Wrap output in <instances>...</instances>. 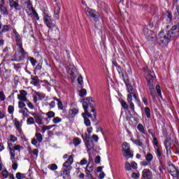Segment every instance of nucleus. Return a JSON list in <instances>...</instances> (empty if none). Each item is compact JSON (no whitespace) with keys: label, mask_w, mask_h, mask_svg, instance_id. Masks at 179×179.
<instances>
[{"label":"nucleus","mask_w":179,"mask_h":179,"mask_svg":"<svg viewBox=\"0 0 179 179\" xmlns=\"http://www.w3.org/2000/svg\"><path fill=\"white\" fill-rule=\"evenodd\" d=\"M83 108L85 110V114L88 115V118H91L92 121L94 122L97 120V113L96 112V108L93 104L90 102H83Z\"/></svg>","instance_id":"nucleus-1"},{"label":"nucleus","mask_w":179,"mask_h":179,"mask_svg":"<svg viewBox=\"0 0 179 179\" xmlns=\"http://www.w3.org/2000/svg\"><path fill=\"white\" fill-rule=\"evenodd\" d=\"M173 38L169 34L168 31H160L156 37L157 43L162 47H166L169 45V43L171 41Z\"/></svg>","instance_id":"nucleus-2"},{"label":"nucleus","mask_w":179,"mask_h":179,"mask_svg":"<svg viewBox=\"0 0 179 179\" xmlns=\"http://www.w3.org/2000/svg\"><path fill=\"white\" fill-rule=\"evenodd\" d=\"M27 57V52L24 50L23 46H18L17 52L14 54L15 61L17 62H22V61H24V59H26Z\"/></svg>","instance_id":"nucleus-3"},{"label":"nucleus","mask_w":179,"mask_h":179,"mask_svg":"<svg viewBox=\"0 0 179 179\" xmlns=\"http://www.w3.org/2000/svg\"><path fill=\"white\" fill-rule=\"evenodd\" d=\"M43 22L51 31H52L54 27L58 29V27H57L55 20H52V17L48 15V13H44Z\"/></svg>","instance_id":"nucleus-4"},{"label":"nucleus","mask_w":179,"mask_h":179,"mask_svg":"<svg viewBox=\"0 0 179 179\" xmlns=\"http://www.w3.org/2000/svg\"><path fill=\"white\" fill-rule=\"evenodd\" d=\"M122 152L124 157H134V152H131V145L127 142H124L122 145Z\"/></svg>","instance_id":"nucleus-5"},{"label":"nucleus","mask_w":179,"mask_h":179,"mask_svg":"<svg viewBox=\"0 0 179 179\" xmlns=\"http://www.w3.org/2000/svg\"><path fill=\"white\" fill-rule=\"evenodd\" d=\"M85 13L87 16H91V17H93L95 22H97V20H99V17H100L99 12L92 8H85Z\"/></svg>","instance_id":"nucleus-6"},{"label":"nucleus","mask_w":179,"mask_h":179,"mask_svg":"<svg viewBox=\"0 0 179 179\" xmlns=\"http://www.w3.org/2000/svg\"><path fill=\"white\" fill-rule=\"evenodd\" d=\"M85 146L87 150H92L94 149V143L92 138H90V135L85 134Z\"/></svg>","instance_id":"nucleus-7"},{"label":"nucleus","mask_w":179,"mask_h":179,"mask_svg":"<svg viewBox=\"0 0 179 179\" xmlns=\"http://www.w3.org/2000/svg\"><path fill=\"white\" fill-rule=\"evenodd\" d=\"M167 31L169 34V36L172 38V40H174L175 37H177L179 34V22L178 25L173 26L171 29Z\"/></svg>","instance_id":"nucleus-8"},{"label":"nucleus","mask_w":179,"mask_h":179,"mask_svg":"<svg viewBox=\"0 0 179 179\" xmlns=\"http://www.w3.org/2000/svg\"><path fill=\"white\" fill-rule=\"evenodd\" d=\"M143 179H153V173L149 169H145L142 171Z\"/></svg>","instance_id":"nucleus-9"},{"label":"nucleus","mask_w":179,"mask_h":179,"mask_svg":"<svg viewBox=\"0 0 179 179\" xmlns=\"http://www.w3.org/2000/svg\"><path fill=\"white\" fill-rule=\"evenodd\" d=\"M169 167L168 168L169 173H170L172 177H176L177 173H179V168L176 167L173 164H169Z\"/></svg>","instance_id":"nucleus-10"},{"label":"nucleus","mask_w":179,"mask_h":179,"mask_svg":"<svg viewBox=\"0 0 179 179\" xmlns=\"http://www.w3.org/2000/svg\"><path fill=\"white\" fill-rule=\"evenodd\" d=\"M169 167L168 168L169 173H170L172 177H176L177 173H179V168L176 167L173 164H169Z\"/></svg>","instance_id":"nucleus-11"},{"label":"nucleus","mask_w":179,"mask_h":179,"mask_svg":"<svg viewBox=\"0 0 179 179\" xmlns=\"http://www.w3.org/2000/svg\"><path fill=\"white\" fill-rule=\"evenodd\" d=\"M148 87L150 90V94L155 99L156 97V90H155V82L147 83Z\"/></svg>","instance_id":"nucleus-12"},{"label":"nucleus","mask_w":179,"mask_h":179,"mask_svg":"<svg viewBox=\"0 0 179 179\" xmlns=\"http://www.w3.org/2000/svg\"><path fill=\"white\" fill-rule=\"evenodd\" d=\"M13 33L15 37V42L17 45L18 47L23 46V43H22V36H20V34H19V33H17V31L15 29L13 30Z\"/></svg>","instance_id":"nucleus-13"},{"label":"nucleus","mask_w":179,"mask_h":179,"mask_svg":"<svg viewBox=\"0 0 179 179\" xmlns=\"http://www.w3.org/2000/svg\"><path fill=\"white\" fill-rule=\"evenodd\" d=\"M72 163H73V156L71 155L69 159L64 163L63 166L68 169V170H72Z\"/></svg>","instance_id":"nucleus-14"},{"label":"nucleus","mask_w":179,"mask_h":179,"mask_svg":"<svg viewBox=\"0 0 179 179\" xmlns=\"http://www.w3.org/2000/svg\"><path fill=\"white\" fill-rule=\"evenodd\" d=\"M118 73L120 75V78H121V79H122V80L124 81V83L125 85H128V83H129V76H128V74L127 73H124V71H122Z\"/></svg>","instance_id":"nucleus-15"},{"label":"nucleus","mask_w":179,"mask_h":179,"mask_svg":"<svg viewBox=\"0 0 179 179\" xmlns=\"http://www.w3.org/2000/svg\"><path fill=\"white\" fill-rule=\"evenodd\" d=\"M54 12V18L58 20L59 19V12H61V5L59 3H56Z\"/></svg>","instance_id":"nucleus-16"},{"label":"nucleus","mask_w":179,"mask_h":179,"mask_svg":"<svg viewBox=\"0 0 179 179\" xmlns=\"http://www.w3.org/2000/svg\"><path fill=\"white\" fill-rule=\"evenodd\" d=\"M31 115L34 117L35 121L38 125H43V117L39 113H31Z\"/></svg>","instance_id":"nucleus-17"},{"label":"nucleus","mask_w":179,"mask_h":179,"mask_svg":"<svg viewBox=\"0 0 179 179\" xmlns=\"http://www.w3.org/2000/svg\"><path fill=\"white\" fill-rule=\"evenodd\" d=\"M20 94L17 95L18 100H20L21 101H27V97H26L27 92L22 90L20 91Z\"/></svg>","instance_id":"nucleus-18"},{"label":"nucleus","mask_w":179,"mask_h":179,"mask_svg":"<svg viewBox=\"0 0 179 179\" xmlns=\"http://www.w3.org/2000/svg\"><path fill=\"white\" fill-rule=\"evenodd\" d=\"M82 117L84 118V124L87 127H90L92 125V122H90V120L89 119V115L86 113H82Z\"/></svg>","instance_id":"nucleus-19"},{"label":"nucleus","mask_w":179,"mask_h":179,"mask_svg":"<svg viewBox=\"0 0 179 179\" xmlns=\"http://www.w3.org/2000/svg\"><path fill=\"white\" fill-rule=\"evenodd\" d=\"M129 94L127 95V103H131L132 101V97H134V100H137L136 93L135 91L129 92Z\"/></svg>","instance_id":"nucleus-20"},{"label":"nucleus","mask_w":179,"mask_h":179,"mask_svg":"<svg viewBox=\"0 0 179 179\" xmlns=\"http://www.w3.org/2000/svg\"><path fill=\"white\" fill-rule=\"evenodd\" d=\"M155 79H156L155 72H150L147 75V83L155 82Z\"/></svg>","instance_id":"nucleus-21"},{"label":"nucleus","mask_w":179,"mask_h":179,"mask_svg":"<svg viewBox=\"0 0 179 179\" xmlns=\"http://www.w3.org/2000/svg\"><path fill=\"white\" fill-rule=\"evenodd\" d=\"M78 113H79V110H78L77 108L70 109L69 111V118L75 117V116L76 115V114H78Z\"/></svg>","instance_id":"nucleus-22"},{"label":"nucleus","mask_w":179,"mask_h":179,"mask_svg":"<svg viewBox=\"0 0 179 179\" xmlns=\"http://www.w3.org/2000/svg\"><path fill=\"white\" fill-rule=\"evenodd\" d=\"M10 8H14L15 10H22V6L19 3L14 1L10 4Z\"/></svg>","instance_id":"nucleus-23"},{"label":"nucleus","mask_w":179,"mask_h":179,"mask_svg":"<svg viewBox=\"0 0 179 179\" xmlns=\"http://www.w3.org/2000/svg\"><path fill=\"white\" fill-rule=\"evenodd\" d=\"M144 36L146 37V38L150 37L152 35H153V31L148 28H144L143 29Z\"/></svg>","instance_id":"nucleus-24"},{"label":"nucleus","mask_w":179,"mask_h":179,"mask_svg":"<svg viewBox=\"0 0 179 179\" xmlns=\"http://www.w3.org/2000/svg\"><path fill=\"white\" fill-rule=\"evenodd\" d=\"M31 79L33 80L31 83V85H34V86H38V85H40V80L38 76H33Z\"/></svg>","instance_id":"nucleus-25"},{"label":"nucleus","mask_w":179,"mask_h":179,"mask_svg":"<svg viewBox=\"0 0 179 179\" xmlns=\"http://www.w3.org/2000/svg\"><path fill=\"white\" fill-rule=\"evenodd\" d=\"M93 170H94L93 164L90 166V162H89L85 168V173H92Z\"/></svg>","instance_id":"nucleus-26"},{"label":"nucleus","mask_w":179,"mask_h":179,"mask_svg":"<svg viewBox=\"0 0 179 179\" xmlns=\"http://www.w3.org/2000/svg\"><path fill=\"white\" fill-rule=\"evenodd\" d=\"M112 64L113 66H115L118 73H120V72H121L122 71H124V69H122V67L118 65V63L116 61H113Z\"/></svg>","instance_id":"nucleus-27"},{"label":"nucleus","mask_w":179,"mask_h":179,"mask_svg":"<svg viewBox=\"0 0 179 179\" xmlns=\"http://www.w3.org/2000/svg\"><path fill=\"white\" fill-rule=\"evenodd\" d=\"M10 29V25H3L1 31H0V34H2V33H6V31H9Z\"/></svg>","instance_id":"nucleus-28"},{"label":"nucleus","mask_w":179,"mask_h":179,"mask_svg":"<svg viewBox=\"0 0 179 179\" xmlns=\"http://www.w3.org/2000/svg\"><path fill=\"white\" fill-rule=\"evenodd\" d=\"M145 160L146 162H148L150 163V162L153 160V155L150 154V152H148L147 155L145 156Z\"/></svg>","instance_id":"nucleus-29"},{"label":"nucleus","mask_w":179,"mask_h":179,"mask_svg":"<svg viewBox=\"0 0 179 179\" xmlns=\"http://www.w3.org/2000/svg\"><path fill=\"white\" fill-rule=\"evenodd\" d=\"M144 111L145 113V115L147 117V118H150L151 115H150V108H149V107H145L144 108Z\"/></svg>","instance_id":"nucleus-30"},{"label":"nucleus","mask_w":179,"mask_h":179,"mask_svg":"<svg viewBox=\"0 0 179 179\" xmlns=\"http://www.w3.org/2000/svg\"><path fill=\"white\" fill-rule=\"evenodd\" d=\"M164 145L166 146H171V138L166 137L164 142Z\"/></svg>","instance_id":"nucleus-31"},{"label":"nucleus","mask_w":179,"mask_h":179,"mask_svg":"<svg viewBox=\"0 0 179 179\" xmlns=\"http://www.w3.org/2000/svg\"><path fill=\"white\" fill-rule=\"evenodd\" d=\"M28 59L30 61L32 66H36L37 64V60H36L34 57H29Z\"/></svg>","instance_id":"nucleus-32"},{"label":"nucleus","mask_w":179,"mask_h":179,"mask_svg":"<svg viewBox=\"0 0 179 179\" xmlns=\"http://www.w3.org/2000/svg\"><path fill=\"white\" fill-rule=\"evenodd\" d=\"M35 136L39 143H41V142H43V135H41L40 133H36Z\"/></svg>","instance_id":"nucleus-33"},{"label":"nucleus","mask_w":179,"mask_h":179,"mask_svg":"<svg viewBox=\"0 0 179 179\" xmlns=\"http://www.w3.org/2000/svg\"><path fill=\"white\" fill-rule=\"evenodd\" d=\"M126 87L128 90V93H129L130 92L135 91V90H134V87H132L130 83H129L128 84H126Z\"/></svg>","instance_id":"nucleus-34"},{"label":"nucleus","mask_w":179,"mask_h":179,"mask_svg":"<svg viewBox=\"0 0 179 179\" xmlns=\"http://www.w3.org/2000/svg\"><path fill=\"white\" fill-rule=\"evenodd\" d=\"M137 129L142 134H145V129L143 128V125L142 124L140 123L138 124Z\"/></svg>","instance_id":"nucleus-35"},{"label":"nucleus","mask_w":179,"mask_h":179,"mask_svg":"<svg viewBox=\"0 0 179 179\" xmlns=\"http://www.w3.org/2000/svg\"><path fill=\"white\" fill-rule=\"evenodd\" d=\"M86 94H87V91H86V89H82L80 91V94H79L80 97H85Z\"/></svg>","instance_id":"nucleus-36"},{"label":"nucleus","mask_w":179,"mask_h":179,"mask_svg":"<svg viewBox=\"0 0 179 179\" xmlns=\"http://www.w3.org/2000/svg\"><path fill=\"white\" fill-rule=\"evenodd\" d=\"M156 90H157V93L158 96H160L162 99L163 97V96L162 95V90L160 88V85H157L156 86Z\"/></svg>","instance_id":"nucleus-37"},{"label":"nucleus","mask_w":179,"mask_h":179,"mask_svg":"<svg viewBox=\"0 0 179 179\" xmlns=\"http://www.w3.org/2000/svg\"><path fill=\"white\" fill-rule=\"evenodd\" d=\"M132 142L134 145H136V146L142 147L143 145V143L141 142L139 140H132Z\"/></svg>","instance_id":"nucleus-38"},{"label":"nucleus","mask_w":179,"mask_h":179,"mask_svg":"<svg viewBox=\"0 0 179 179\" xmlns=\"http://www.w3.org/2000/svg\"><path fill=\"white\" fill-rule=\"evenodd\" d=\"M14 125L16 127L17 131H20V122H19V120H15Z\"/></svg>","instance_id":"nucleus-39"},{"label":"nucleus","mask_w":179,"mask_h":179,"mask_svg":"<svg viewBox=\"0 0 179 179\" xmlns=\"http://www.w3.org/2000/svg\"><path fill=\"white\" fill-rule=\"evenodd\" d=\"M32 9V14L34 15V17L36 19V20H40V17H38V14L37 13V11H36V9L34 8Z\"/></svg>","instance_id":"nucleus-40"},{"label":"nucleus","mask_w":179,"mask_h":179,"mask_svg":"<svg viewBox=\"0 0 179 179\" xmlns=\"http://www.w3.org/2000/svg\"><path fill=\"white\" fill-rule=\"evenodd\" d=\"M48 118H54L55 117V113L54 111H49L46 113Z\"/></svg>","instance_id":"nucleus-41"},{"label":"nucleus","mask_w":179,"mask_h":179,"mask_svg":"<svg viewBox=\"0 0 179 179\" xmlns=\"http://www.w3.org/2000/svg\"><path fill=\"white\" fill-rule=\"evenodd\" d=\"M121 105H122V107H123V108L124 110H128V108H129V107L128 106V104L124 100L121 101Z\"/></svg>","instance_id":"nucleus-42"},{"label":"nucleus","mask_w":179,"mask_h":179,"mask_svg":"<svg viewBox=\"0 0 179 179\" xmlns=\"http://www.w3.org/2000/svg\"><path fill=\"white\" fill-rule=\"evenodd\" d=\"M10 155L11 160H15V156H16V154L15 153V150L10 149Z\"/></svg>","instance_id":"nucleus-43"},{"label":"nucleus","mask_w":179,"mask_h":179,"mask_svg":"<svg viewBox=\"0 0 179 179\" xmlns=\"http://www.w3.org/2000/svg\"><path fill=\"white\" fill-rule=\"evenodd\" d=\"M155 149H156L155 153L157 155V157H158V159L162 157V151H160V148L159 147H157V148Z\"/></svg>","instance_id":"nucleus-44"},{"label":"nucleus","mask_w":179,"mask_h":179,"mask_svg":"<svg viewBox=\"0 0 179 179\" xmlns=\"http://www.w3.org/2000/svg\"><path fill=\"white\" fill-rule=\"evenodd\" d=\"M71 170L72 169H68V168H66V169L63 171L64 176H67V177H69L71 174Z\"/></svg>","instance_id":"nucleus-45"},{"label":"nucleus","mask_w":179,"mask_h":179,"mask_svg":"<svg viewBox=\"0 0 179 179\" xmlns=\"http://www.w3.org/2000/svg\"><path fill=\"white\" fill-rule=\"evenodd\" d=\"M153 138V145L155 148H159V141H157V138H156V136H155Z\"/></svg>","instance_id":"nucleus-46"},{"label":"nucleus","mask_w":179,"mask_h":179,"mask_svg":"<svg viewBox=\"0 0 179 179\" xmlns=\"http://www.w3.org/2000/svg\"><path fill=\"white\" fill-rule=\"evenodd\" d=\"M125 170H127V171H129L131 170V165L128 162H126L125 163Z\"/></svg>","instance_id":"nucleus-47"},{"label":"nucleus","mask_w":179,"mask_h":179,"mask_svg":"<svg viewBox=\"0 0 179 179\" xmlns=\"http://www.w3.org/2000/svg\"><path fill=\"white\" fill-rule=\"evenodd\" d=\"M62 119L59 118V117H56L52 120L53 124H58V122H61Z\"/></svg>","instance_id":"nucleus-48"},{"label":"nucleus","mask_w":179,"mask_h":179,"mask_svg":"<svg viewBox=\"0 0 179 179\" xmlns=\"http://www.w3.org/2000/svg\"><path fill=\"white\" fill-rule=\"evenodd\" d=\"M1 174L3 177V178H8V176H9V172H8L7 170H3L2 172H1Z\"/></svg>","instance_id":"nucleus-49"},{"label":"nucleus","mask_w":179,"mask_h":179,"mask_svg":"<svg viewBox=\"0 0 179 179\" xmlns=\"http://www.w3.org/2000/svg\"><path fill=\"white\" fill-rule=\"evenodd\" d=\"M10 141L13 142L14 143V142H17V137L13 136V135H10Z\"/></svg>","instance_id":"nucleus-50"},{"label":"nucleus","mask_w":179,"mask_h":179,"mask_svg":"<svg viewBox=\"0 0 179 179\" xmlns=\"http://www.w3.org/2000/svg\"><path fill=\"white\" fill-rule=\"evenodd\" d=\"M58 169V166L55 164H52L50 165V170H52V171H55V170Z\"/></svg>","instance_id":"nucleus-51"},{"label":"nucleus","mask_w":179,"mask_h":179,"mask_svg":"<svg viewBox=\"0 0 179 179\" xmlns=\"http://www.w3.org/2000/svg\"><path fill=\"white\" fill-rule=\"evenodd\" d=\"M8 111L10 114H13V111H15V107L13 106L10 105L8 106Z\"/></svg>","instance_id":"nucleus-52"},{"label":"nucleus","mask_w":179,"mask_h":179,"mask_svg":"<svg viewBox=\"0 0 179 179\" xmlns=\"http://www.w3.org/2000/svg\"><path fill=\"white\" fill-rule=\"evenodd\" d=\"M73 143L75 145V146H78L79 145H80V140H79V138H76L73 139Z\"/></svg>","instance_id":"nucleus-53"},{"label":"nucleus","mask_w":179,"mask_h":179,"mask_svg":"<svg viewBox=\"0 0 179 179\" xmlns=\"http://www.w3.org/2000/svg\"><path fill=\"white\" fill-rule=\"evenodd\" d=\"M18 107H19V108H24L26 107V103H24V102H23V101H19Z\"/></svg>","instance_id":"nucleus-54"},{"label":"nucleus","mask_w":179,"mask_h":179,"mask_svg":"<svg viewBox=\"0 0 179 179\" xmlns=\"http://www.w3.org/2000/svg\"><path fill=\"white\" fill-rule=\"evenodd\" d=\"M128 103H130L129 107H130L131 111H132L133 113H135V105L132 103V101Z\"/></svg>","instance_id":"nucleus-55"},{"label":"nucleus","mask_w":179,"mask_h":179,"mask_svg":"<svg viewBox=\"0 0 179 179\" xmlns=\"http://www.w3.org/2000/svg\"><path fill=\"white\" fill-rule=\"evenodd\" d=\"M27 124H29V125H31V124H34V118L30 117L27 120Z\"/></svg>","instance_id":"nucleus-56"},{"label":"nucleus","mask_w":179,"mask_h":179,"mask_svg":"<svg viewBox=\"0 0 179 179\" xmlns=\"http://www.w3.org/2000/svg\"><path fill=\"white\" fill-rule=\"evenodd\" d=\"M165 149L166 150V155H169V153L171 154V145L165 146Z\"/></svg>","instance_id":"nucleus-57"},{"label":"nucleus","mask_w":179,"mask_h":179,"mask_svg":"<svg viewBox=\"0 0 179 179\" xmlns=\"http://www.w3.org/2000/svg\"><path fill=\"white\" fill-rule=\"evenodd\" d=\"M57 106L59 110H64V104L62 103V101H59L57 103Z\"/></svg>","instance_id":"nucleus-58"},{"label":"nucleus","mask_w":179,"mask_h":179,"mask_svg":"<svg viewBox=\"0 0 179 179\" xmlns=\"http://www.w3.org/2000/svg\"><path fill=\"white\" fill-rule=\"evenodd\" d=\"M5 94L3 93V92H0V100L1 101H5Z\"/></svg>","instance_id":"nucleus-59"},{"label":"nucleus","mask_w":179,"mask_h":179,"mask_svg":"<svg viewBox=\"0 0 179 179\" xmlns=\"http://www.w3.org/2000/svg\"><path fill=\"white\" fill-rule=\"evenodd\" d=\"M100 162H101V157H100V155H98L95 158V163H96V164H99V163H100Z\"/></svg>","instance_id":"nucleus-60"},{"label":"nucleus","mask_w":179,"mask_h":179,"mask_svg":"<svg viewBox=\"0 0 179 179\" xmlns=\"http://www.w3.org/2000/svg\"><path fill=\"white\" fill-rule=\"evenodd\" d=\"M168 19H169V20H173V14H171V13L167 11L166 13Z\"/></svg>","instance_id":"nucleus-61"},{"label":"nucleus","mask_w":179,"mask_h":179,"mask_svg":"<svg viewBox=\"0 0 179 179\" xmlns=\"http://www.w3.org/2000/svg\"><path fill=\"white\" fill-rule=\"evenodd\" d=\"M78 83L79 85H83V77L82 76H80L78 78Z\"/></svg>","instance_id":"nucleus-62"},{"label":"nucleus","mask_w":179,"mask_h":179,"mask_svg":"<svg viewBox=\"0 0 179 179\" xmlns=\"http://www.w3.org/2000/svg\"><path fill=\"white\" fill-rule=\"evenodd\" d=\"M17 83H19V76H15V77H14V84L17 86Z\"/></svg>","instance_id":"nucleus-63"},{"label":"nucleus","mask_w":179,"mask_h":179,"mask_svg":"<svg viewBox=\"0 0 179 179\" xmlns=\"http://www.w3.org/2000/svg\"><path fill=\"white\" fill-rule=\"evenodd\" d=\"M13 170H17V163H15V159L13 160Z\"/></svg>","instance_id":"nucleus-64"}]
</instances>
